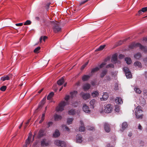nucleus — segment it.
<instances>
[{
  "instance_id": "obj_1",
  "label": "nucleus",
  "mask_w": 147,
  "mask_h": 147,
  "mask_svg": "<svg viewBox=\"0 0 147 147\" xmlns=\"http://www.w3.org/2000/svg\"><path fill=\"white\" fill-rule=\"evenodd\" d=\"M138 47H139L140 49L142 50L144 52H146L147 51L146 47H144L139 43H136L135 42H133L130 44L129 46V48L131 49H133Z\"/></svg>"
},
{
  "instance_id": "obj_2",
  "label": "nucleus",
  "mask_w": 147,
  "mask_h": 147,
  "mask_svg": "<svg viewBox=\"0 0 147 147\" xmlns=\"http://www.w3.org/2000/svg\"><path fill=\"white\" fill-rule=\"evenodd\" d=\"M135 114L136 118L138 119H142L143 118L142 110V107L140 106H138L135 109Z\"/></svg>"
},
{
  "instance_id": "obj_3",
  "label": "nucleus",
  "mask_w": 147,
  "mask_h": 147,
  "mask_svg": "<svg viewBox=\"0 0 147 147\" xmlns=\"http://www.w3.org/2000/svg\"><path fill=\"white\" fill-rule=\"evenodd\" d=\"M51 22L53 24L52 28L55 32L57 33L61 31V29L60 27L59 24L58 22L51 21Z\"/></svg>"
},
{
  "instance_id": "obj_4",
  "label": "nucleus",
  "mask_w": 147,
  "mask_h": 147,
  "mask_svg": "<svg viewBox=\"0 0 147 147\" xmlns=\"http://www.w3.org/2000/svg\"><path fill=\"white\" fill-rule=\"evenodd\" d=\"M66 102L64 101H61L57 107L56 110L57 111H62L64 110V107L66 104Z\"/></svg>"
},
{
  "instance_id": "obj_5",
  "label": "nucleus",
  "mask_w": 147,
  "mask_h": 147,
  "mask_svg": "<svg viewBox=\"0 0 147 147\" xmlns=\"http://www.w3.org/2000/svg\"><path fill=\"white\" fill-rule=\"evenodd\" d=\"M55 144L61 147H65L66 144L65 142L63 141H61L59 140H56L55 141Z\"/></svg>"
},
{
  "instance_id": "obj_6",
  "label": "nucleus",
  "mask_w": 147,
  "mask_h": 147,
  "mask_svg": "<svg viewBox=\"0 0 147 147\" xmlns=\"http://www.w3.org/2000/svg\"><path fill=\"white\" fill-rule=\"evenodd\" d=\"M104 110L105 112L109 113L111 112L113 110L112 107L110 104H108L105 107Z\"/></svg>"
},
{
  "instance_id": "obj_7",
  "label": "nucleus",
  "mask_w": 147,
  "mask_h": 147,
  "mask_svg": "<svg viewBox=\"0 0 147 147\" xmlns=\"http://www.w3.org/2000/svg\"><path fill=\"white\" fill-rule=\"evenodd\" d=\"M46 98V97H44L42 100L40 102L39 104L38 108L36 109V111H38V110L40 109L43 107V105L45 102Z\"/></svg>"
},
{
  "instance_id": "obj_8",
  "label": "nucleus",
  "mask_w": 147,
  "mask_h": 147,
  "mask_svg": "<svg viewBox=\"0 0 147 147\" xmlns=\"http://www.w3.org/2000/svg\"><path fill=\"white\" fill-rule=\"evenodd\" d=\"M80 95L82 96L83 98L85 100L90 98V95L89 93H85L83 92H82L80 94Z\"/></svg>"
},
{
  "instance_id": "obj_9",
  "label": "nucleus",
  "mask_w": 147,
  "mask_h": 147,
  "mask_svg": "<svg viewBox=\"0 0 147 147\" xmlns=\"http://www.w3.org/2000/svg\"><path fill=\"white\" fill-rule=\"evenodd\" d=\"M32 133L30 132L29 133V136L28 137V139L26 141V147L30 144V140L32 138Z\"/></svg>"
},
{
  "instance_id": "obj_10",
  "label": "nucleus",
  "mask_w": 147,
  "mask_h": 147,
  "mask_svg": "<svg viewBox=\"0 0 147 147\" xmlns=\"http://www.w3.org/2000/svg\"><path fill=\"white\" fill-rule=\"evenodd\" d=\"M83 111L85 113H89L90 111L89 109V108L86 104H84L83 105Z\"/></svg>"
},
{
  "instance_id": "obj_11",
  "label": "nucleus",
  "mask_w": 147,
  "mask_h": 147,
  "mask_svg": "<svg viewBox=\"0 0 147 147\" xmlns=\"http://www.w3.org/2000/svg\"><path fill=\"white\" fill-rule=\"evenodd\" d=\"M76 142L77 143H81L82 142V137L81 135L80 134H78L76 136Z\"/></svg>"
},
{
  "instance_id": "obj_12",
  "label": "nucleus",
  "mask_w": 147,
  "mask_h": 147,
  "mask_svg": "<svg viewBox=\"0 0 147 147\" xmlns=\"http://www.w3.org/2000/svg\"><path fill=\"white\" fill-rule=\"evenodd\" d=\"M108 97V94L107 92H105L103 95L102 97L100 98V99L101 101H105L107 99Z\"/></svg>"
},
{
  "instance_id": "obj_13",
  "label": "nucleus",
  "mask_w": 147,
  "mask_h": 147,
  "mask_svg": "<svg viewBox=\"0 0 147 147\" xmlns=\"http://www.w3.org/2000/svg\"><path fill=\"white\" fill-rule=\"evenodd\" d=\"M49 144L46 139H43L41 142V145L42 146H47Z\"/></svg>"
},
{
  "instance_id": "obj_14",
  "label": "nucleus",
  "mask_w": 147,
  "mask_h": 147,
  "mask_svg": "<svg viewBox=\"0 0 147 147\" xmlns=\"http://www.w3.org/2000/svg\"><path fill=\"white\" fill-rule=\"evenodd\" d=\"M104 127L105 131L107 132H110V126L108 123H105L104 124Z\"/></svg>"
},
{
  "instance_id": "obj_15",
  "label": "nucleus",
  "mask_w": 147,
  "mask_h": 147,
  "mask_svg": "<svg viewBox=\"0 0 147 147\" xmlns=\"http://www.w3.org/2000/svg\"><path fill=\"white\" fill-rule=\"evenodd\" d=\"M115 102L117 105L121 104L123 103V101L120 98L116 97L115 99Z\"/></svg>"
},
{
  "instance_id": "obj_16",
  "label": "nucleus",
  "mask_w": 147,
  "mask_h": 147,
  "mask_svg": "<svg viewBox=\"0 0 147 147\" xmlns=\"http://www.w3.org/2000/svg\"><path fill=\"white\" fill-rule=\"evenodd\" d=\"M96 102V100L94 99H92L91 100L90 102V106H92V107L93 109L95 106V104Z\"/></svg>"
},
{
  "instance_id": "obj_17",
  "label": "nucleus",
  "mask_w": 147,
  "mask_h": 147,
  "mask_svg": "<svg viewBox=\"0 0 147 147\" xmlns=\"http://www.w3.org/2000/svg\"><path fill=\"white\" fill-rule=\"evenodd\" d=\"M134 64L135 67H137L138 68H140L142 67L141 63L138 61L135 62Z\"/></svg>"
},
{
  "instance_id": "obj_18",
  "label": "nucleus",
  "mask_w": 147,
  "mask_h": 147,
  "mask_svg": "<svg viewBox=\"0 0 147 147\" xmlns=\"http://www.w3.org/2000/svg\"><path fill=\"white\" fill-rule=\"evenodd\" d=\"M44 131L43 130L41 129L40 130L38 133V138H40L41 137L44 136Z\"/></svg>"
},
{
  "instance_id": "obj_19",
  "label": "nucleus",
  "mask_w": 147,
  "mask_h": 147,
  "mask_svg": "<svg viewBox=\"0 0 147 147\" xmlns=\"http://www.w3.org/2000/svg\"><path fill=\"white\" fill-rule=\"evenodd\" d=\"M117 55L116 54H114L112 56L111 59V61H114L116 63L117 61Z\"/></svg>"
},
{
  "instance_id": "obj_20",
  "label": "nucleus",
  "mask_w": 147,
  "mask_h": 147,
  "mask_svg": "<svg viewBox=\"0 0 147 147\" xmlns=\"http://www.w3.org/2000/svg\"><path fill=\"white\" fill-rule=\"evenodd\" d=\"M64 82V80L63 78L62 77L57 81V83L58 85H61L63 84Z\"/></svg>"
},
{
  "instance_id": "obj_21",
  "label": "nucleus",
  "mask_w": 147,
  "mask_h": 147,
  "mask_svg": "<svg viewBox=\"0 0 147 147\" xmlns=\"http://www.w3.org/2000/svg\"><path fill=\"white\" fill-rule=\"evenodd\" d=\"M62 116L60 115L55 114L54 115V120L55 121H58L62 119Z\"/></svg>"
},
{
  "instance_id": "obj_22",
  "label": "nucleus",
  "mask_w": 147,
  "mask_h": 147,
  "mask_svg": "<svg viewBox=\"0 0 147 147\" xmlns=\"http://www.w3.org/2000/svg\"><path fill=\"white\" fill-rule=\"evenodd\" d=\"M76 111L74 109H71L68 111V114L70 115H74L76 114Z\"/></svg>"
},
{
  "instance_id": "obj_23",
  "label": "nucleus",
  "mask_w": 147,
  "mask_h": 147,
  "mask_svg": "<svg viewBox=\"0 0 147 147\" xmlns=\"http://www.w3.org/2000/svg\"><path fill=\"white\" fill-rule=\"evenodd\" d=\"M90 76L89 75H84L82 77V79L83 81L88 80L90 78Z\"/></svg>"
},
{
  "instance_id": "obj_24",
  "label": "nucleus",
  "mask_w": 147,
  "mask_h": 147,
  "mask_svg": "<svg viewBox=\"0 0 147 147\" xmlns=\"http://www.w3.org/2000/svg\"><path fill=\"white\" fill-rule=\"evenodd\" d=\"M142 57V55L140 53L138 52L135 54L134 57L136 59H139Z\"/></svg>"
},
{
  "instance_id": "obj_25",
  "label": "nucleus",
  "mask_w": 147,
  "mask_h": 147,
  "mask_svg": "<svg viewBox=\"0 0 147 147\" xmlns=\"http://www.w3.org/2000/svg\"><path fill=\"white\" fill-rule=\"evenodd\" d=\"M9 80V76L8 75H5L1 78V80L3 81Z\"/></svg>"
},
{
  "instance_id": "obj_26",
  "label": "nucleus",
  "mask_w": 147,
  "mask_h": 147,
  "mask_svg": "<svg viewBox=\"0 0 147 147\" xmlns=\"http://www.w3.org/2000/svg\"><path fill=\"white\" fill-rule=\"evenodd\" d=\"M60 135V133L59 131L58 130H56L55 131V133L53 134V136L55 138L57 137Z\"/></svg>"
},
{
  "instance_id": "obj_27",
  "label": "nucleus",
  "mask_w": 147,
  "mask_h": 147,
  "mask_svg": "<svg viewBox=\"0 0 147 147\" xmlns=\"http://www.w3.org/2000/svg\"><path fill=\"white\" fill-rule=\"evenodd\" d=\"M107 70H104L102 71L101 73L100 76L101 78H103L105 75L107 73Z\"/></svg>"
},
{
  "instance_id": "obj_28",
  "label": "nucleus",
  "mask_w": 147,
  "mask_h": 147,
  "mask_svg": "<svg viewBox=\"0 0 147 147\" xmlns=\"http://www.w3.org/2000/svg\"><path fill=\"white\" fill-rule=\"evenodd\" d=\"M78 92L77 91H74L72 92H71L70 94L71 95V97L72 98H73L74 97L76 96V94H77Z\"/></svg>"
},
{
  "instance_id": "obj_29",
  "label": "nucleus",
  "mask_w": 147,
  "mask_h": 147,
  "mask_svg": "<svg viewBox=\"0 0 147 147\" xmlns=\"http://www.w3.org/2000/svg\"><path fill=\"white\" fill-rule=\"evenodd\" d=\"M90 86L89 84H85L83 86V89L84 90H88L90 88Z\"/></svg>"
},
{
  "instance_id": "obj_30",
  "label": "nucleus",
  "mask_w": 147,
  "mask_h": 147,
  "mask_svg": "<svg viewBox=\"0 0 147 147\" xmlns=\"http://www.w3.org/2000/svg\"><path fill=\"white\" fill-rule=\"evenodd\" d=\"M54 95V93L53 92H50L47 96V100L51 99Z\"/></svg>"
},
{
  "instance_id": "obj_31",
  "label": "nucleus",
  "mask_w": 147,
  "mask_h": 147,
  "mask_svg": "<svg viewBox=\"0 0 147 147\" xmlns=\"http://www.w3.org/2000/svg\"><path fill=\"white\" fill-rule=\"evenodd\" d=\"M125 60L128 64H130L131 63V60L130 58L126 57L125 58Z\"/></svg>"
},
{
  "instance_id": "obj_32",
  "label": "nucleus",
  "mask_w": 147,
  "mask_h": 147,
  "mask_svg": "<svg viewBox=\"0 0 147 147\" xmlns=\"http://www.w3.org/2000/svg\"><path fill=\"white\" fill-rule=\"evenodd\" d=\"M127 126V124L126 122H123L122 125V131H123Z\"/></svg>"
},
{
  "instance_id": "obj_33",
  "label": "nucleus",
  "mask_w": 147,
  "mask_h": 147,
  "mask_svg": "<svg viewBox=\"0 0 147 147\" xmlns=\"http://www.w3.org/2000/svg\"><path fill=\"white\" fill-rule=\"evenodd\" d=\"M105 46L106 45H100L98 49H96V51H101L103 50L104 49V48L105 47Z\"/></svg>"
},
{
  "instance_id": "obj_34",
  "label": "nucleus",
  "mask_w": 147,
  "mask_h": 147,
  "mask_svg": "<svg viewBox=\"0 0 147 147\" xmlns=\"http://www.w3.org/2000/svg\"><path fill=\"white\" fill-rule=\"evenodd\" d=\"M99 94L98 92V91H95L92 93V96L93 97H95L98 96Z\"/></svg>"
},
{
  "instance_id": "obj_35",
  "label": "nucleus",
  "mask_w": 147,
  "mask_h": 147,
  "mask_svg": "<svg viewBox=\"0 0 147 147\" xmlns=\"http://www.w3.org/2000/svg\"><path fill=\"white\" fill-rule=\"evenodd\" d=\"M99 69V68L98 67H96L95 68H93L91 70V73H94V72L98 71Z\"/></svg>"
},
{
  "instance_id": "obj_36",
  "label": "nucleus",
  "mask_w": 147,
  "mask_h": 147,
  "mask_svg": "<svg viewBox=\"0 0 147 147\" xmlns=\"http://www.w3.org/2000/svg\"><path fill=\"white\" fill-rule=\"evenodd\" d=\"M134 90L138 94H140L142 92L139 88L136 87H135Z\"/></svg>"
},
{
  "instance_id": "obj_37",
  "label": "nucleus",
  "mask_w": 147,
  "mask_h": 147,
  "mask_svg": "<svg viewBox=\"0 0 147 147\" xmlns=\"http://www.w3.org/2000/svg\"><path fill=\"white\" fill-rule=\"evenodd\" d=\"M125 75L127 78H131L132 77V75L130 71L126 73Z\"/></svg>"
},
{
  "instance_id": "obj_38",
  "label": "nucleus",
  "mask_w": 147,
  "mask_h": 147,
  "mask_svg": "<svg viewBox=\"0 0 147 147\" xmlns=\"http://www.w3.org/2000/svg\"><path fill=\"white\" fill-rule=\"evenodd\" d=\"M73 120V118H68L67 119V123L69 125L72 123V122Z\"/></svg>"
},
{
  "instance_id": "obj_39",
  "label": "nucleus",
  "mask_w": 147,
  "mask_h": 147,
  "mask_svg": "<svg viewBox=\"0 0 147 147\" xmlns=\"http://www.w3.org/2000/svg\"><path fill=\"white\" fill-rule=\"evenodd\" d=\"M127 40V38H125L123 39V40H121L119 41L118 43V45H121L123 42H125Z\"/></svg>"
},
{
  "instance_id": "obj_40",
  "label": "nucleus",
  "mask_w": 147,
  "mask_h": 147,
  "mask_svg": "<svg viewBox=\"0 0 147 147\" xmlns=\"http://www.w3.org/2000/svg\"><path fill=\"white\" fill-rule=\"evenodd\" d=\"M123 70L125 74H126V73H127L130 71L129 69L127 67H124L123 68Z\"/></svg>"
},
{
  "instance_id": "obj_41",
  "label": "nucleus",
  "mask_w": 147,
  "mask_h": 147,
  "mask_svg": "<svg viewBox=\"0 0 147 147\" xmlns=\"http://www.w3.org/2000/svg\"><path fill=\"white\" fill-rule=\"evenodd\" d=\"M85 130V127L83 126L80 127L79 128V131L80 132L84 131Z\"/></svg>"
},
{
  "instance_id": "obj_42",
  "label": "nucleus",
  "mask_w": 147,
  "mask_h": 147,
  "mask_svg": "<svg viewBox=\"0 0 147 147\" xmlns=\"http://www.w3.org/2000/svg\"><path fill=\"white\" fill-rule=\"evenodd\" d=\"M6 89V86H1L0 88V90L3 91H4Z\"/></svg>"
},
{
  "instance_id": "obj_43",
  "label": "nucleus",
  "mask_w": 147,
  "mask_h": 147,
  "mask_svg": "<svg viewBox=\"0 0 147 147\" xmlns=\"http://www.w3.org/2000/svg\"><path fill=\"white\" fill-rule=\"evenodd\" d=\"M109 67L114 68V65L113 64H109L107 65L106 66V68H108Z\"/></svg>"
},
{
  "instance_id": "obj_44",
  "label": "nucleus",
  "mask_w": 147,
  "mask_h": 147,
  "mask_svg": "<svg viewBox=\"0 0 147 147\" xmlns=\"http://www.w3.org/2000/svg\"><path fill=\"white\" fill-rule=\"evenodd\" d=\"M31 22L30 20H27L24 24V25H29L31 24Z\"/></svg>"
},
{
  "instance_id": "obj_45",
  "label": "nucleus",
  "mask_w": 147,
  "mask_h": 147,
  "mask_svg": "<svg viewBox=\"0 0 147 147\" xmlns=\"http://www.w3.org/2000/svg\"><path fill=\"white\" fill-rule=\"evenodd\" d=\"M87 129L88 130L90 131H93L94 130V127L91 126H88L87 127Z\"/></svg>"
},
{
  "instance_id": "obj_46",
  "label": "nucleus",
  "mask_w": 147,
  "mask_h": 147,
  "mask_svg": "<svg viewBox=\"0 0 147 147\" xmlns=\"http://www.w3.org/2000/svg\"><path fill=\"white\" fill-rule=\"evenodd\" d=\"M40 48L38 47L36 48L34 50V52L35 53H37L40 50Z\"/></svg>"
},
{
  "instance_id": "obj_47",
  "label": "nucleus",
  "mask_w": 147,
  "mask_h": 147,
  "mask_svg": "<svg viewBox=\"0 0 147 147\" xmlns=\"http://www.w3.org/2000/svg\"><path fill=\"white\" fill-rule=\"evenodd\" d=\"M88 62H86L84 64L82 65L81 67V69H83L85 68V67L86 66V65H88Z\"/></svg>"
},
{
  "instance_id": "obj_48",
  "label": "nucleus",
  "mask_w": 147,
  "mask_h": 147,
  "mask_svg": "<svg viewBox=\"0 0 147 147\" xmlns=\"http://www.w3.org/2000/svg\"><path fill=\"white\" fill-rule=\"evenodd\" d=\"M88 0H82L81 2H80V5H82L83 4H84V3H86L88 1Z\"/></svg>"
},
{
  "instance_id": "obj_49",
  "label": "nucleus",
  "mask_w": 147,
  "mask_h": 147,
  "mask_svg": "<svg viewBox=\"0 0 147 147\" xmlns=\"http://www.w3.org/2000/svg\"><path fill=\"white\" fill-rule=\"evenodd\" d=\"M106 63L105 62L102 63L100 65V68H102L106 64Z\"/></svg>"
},
{
  "instance_id": "obj_50",
  "label": "nucleus",
  "mask_w": 147,
  "mask_h": 147,
  "mask_svg": "<svg viewBox=\"0 0 147 147\" xmlns=\"http://www.w3.org/2000/svg\"><path fill=\"white\" fill-rule=\"evenodd\" d=\"M141 10L143 12H145L147 11V7L142 8Z\"/></svg>"
},
{
  "instance_id": "obj_51",
  "label": "nucleus",
  "mask_w": 147,
  "mask_h": 147,
  "mask_svg": "<svg viewBox=\"0 0 147 147\" xmlns=\"http://www.w3.org/2000/svg\"><path fill=\"white\" fill-rule=\"evenodd\" d=\"M53 124L52 122L50 121L48 122L47 123L48 127H49L52 125Z\"/></svg>"
},
{
  "instance_id": "obj_52",
  "label": "nucleus",
  "mask_w": 147,
  "mask_h": 147,
  "mask_svg": "<svg viewBox=\"0 0 147 147\" xmlns=\"http://www.w3.org/2000/svg\"><path fill=\"white\" fill-rule=\"evenodd\" d=\"M144 95L147 98V90H143Z\"/></svg>"
},
{
  "instance_id": "obj_53",
  "label": "nucleus",
  "mask_w": 147,
  "mask_h": 147,
  "mask_svg": "<svg viewBox=\"0 0 147 147\" xmlns=\"http://www.w3.org/2000/svg\"><path fill=\"white\" fill-rule=\"evenodd\" d=\"M69 97L70 96L69 95H66L65 97V99L66 101H67L69 100Z\"/></svg>"
},
{
  "instance_id": "obj_54",
  "label": "nucleus",
  "mask_w": 147,
  "mask_h": 147,
  "mask_svg": "<svg viewBox=\"0 0 147 147\" xmlns=\"http://www.w3.org/2000/svg\"><path fill=\"white\" fill-rule=\"evenodd\" d=\"M45 111H44L43 114L42 115V116L41 117V119L43 120H44L45 119Z\"/></svg>"
},
{
  "instance_id": "obj_55",
  "label": "nucleus",
  "mask_w": 147,
  "mask_h": 147,
  "mask_svg": "<svg viewBox=\"0 0 147 147\" xmlns=\"http://www.w3.org/2000/svg\"><path fill=\"white\" fill-rule=\"evenodd\" d=\"M124 57V56L122 54H120L119 56V58L120 59H121Z\"/></svg>"
},
{
  "instance_id": "obj_56",
  "label": "nucleus",
  "mask_w": 147,
  "mask_h": 147,
  "mask_svg": "<svg viewBox=\"0 0 147 147\" xmlns=\"http://www.w3.org/2000/svg\"><path fill=\"white\" fill-rule=\"evenodd\" d=\"M143 61L145 65H147V57L143 59Z\"/></svg>"
},
{
  "instance_id": "obj_57",
  "label": "nucleus",
  "mask_w": 147,
  "mask_h": 147,
  "mask_svg": "<svg viewBox=\"0 0 147 147\" xmlns=\"http://www.w3.org/2000/svg\"><path fill=\"white\" fill-rule=\"evenodd\" d=\"M23 23H18V24H15L17 26H22L23 25Z\"/></svg>"
},
{
  "instance_id": "obj_58",
  "label": "nucleus",
  "mask_w": 147,
  "mask_h": 147,
  "mask_svg": "<svg viewBox=\"0 0 147 147\" xmlns=\"http://www.w3.org/2000/svg\"><path fill=\"white\" fill-rule=\"evenodd\" d=\"M142 11L141 9L139 10L138 12V15H140L141 14H142Z\"/></svg>"
},
{
  "instance_id": "obj_59",
  "label": "nucleus",
  "mask_w": 147,
  "mask_h": 147,
  "mask_svg": "<svg viewBox=\"0 0 147 147\" xmlns=\"http://www.w3.org/2000/svg\"><path fill=\"white\" fill-rule=\"evenodd\" d=\"M50 4V3H48L47 4V7L46 8L47 10H48L49 9V7Z\"/></svg>"
},
{
  "instance_id": "obj_60",
  "label": "nucleus",
  "mask_w": 147,
  "mask_h": 147,
  "mask_svg": "<svg viewBox=\"0 0 147 147\" xmlns=\"http://www.w3.org/2000/svg\"><path fill=\"white\" fill-rule=\"evenodd\" d=\"M107 80L109 81H110L111 80V78L109 76H106Z\"/></svg>"
},
{
  "instance_id": "obj_61",
  "label": "nucleus",
  "mask_w": 147,
  "mask_h": 147,
  "mask_svg": "<svg viewBox=\"0 0 147 147\" xmlns=\"http://www.w3.org/2000/svg\"><path fill=\"white\" fill-rule=\"evenodd\" d=\"M47 37L46 36H43L42 39L44 41H45L46 39H47Z\"/></svg>"
},
{
  "instance_id": "obj_62",
  "label": "nucleus",
  "mask_w": 147,
  "mask_h": 147,
  "mask_svg": "<svg viewBox=\"0 0 147 147\" xmlns=\"http://www.w3.org/2000/svg\"><path fill=\"white\" fill-rule=\"evenodd\" d=\"M138 128L139 129L141 130H142V127L140 124H139Z\"/></svg>"
},
{
  "instance_id": "obj_63",
  "label": "nucleus",
  "mask_w": 147,
  "mask_h": 147,
  "mask_svg": "<svg viewBox=\"0 0 147 147\" xmlns=\"http://www.w3.org/2000/svg\"><path fill=\"white\" fill-rule=\"evenodd\" d=\"M115 109V111L117 112H118L119 110V108L118 107L116 108Z\"/></svg>"
},
{
  "instance_id": "obj_64",
  "label": "nucleus",
  "mask_w": 147,
  "mask_h": 147,
  "mask_svg": "<svg viewBox=\"0 0 147 147\" xmlns=\"http://www.w3.org/2000/svg\"><path fill=\"white\" fill-rule=\"evenodd\" d=\"M107 147H113L112 146H111V145L110 144H107Z\"/></svg>"
}]
</instances>
